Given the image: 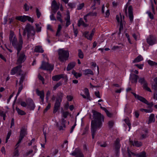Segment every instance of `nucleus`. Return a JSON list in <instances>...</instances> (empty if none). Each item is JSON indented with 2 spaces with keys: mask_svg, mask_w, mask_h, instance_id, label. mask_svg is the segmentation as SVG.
Wrapping results in <instances>:
<instances>
[{
  "mask_svg": "<svg viewBox=\"0 0 157 157\" xmlns=\"http://www.w3.org/2000/svg\"><path fill=\"white\" fill-rule=\"evenodd\" d=\"M136 156L138 157H146V153L143 151L139 154H136Z\"/></svg>",
  "mask_w": 157,
  "mask_h": 157,
  "instance_id": "32",
  "label": "nucleus"
},
{
  "mask_svg": "<svg viewBox=\"0 0 157 157\" xmlns=\"http://www.w3.org/2000/svg\"><path fill=\"white\" fill-rule=\"evenodd\" d=\"M71 155L73 156H75L76 157H84L83 154L78 149H76L75 151L71 153Z\"/></svg>",
  "mask_w": 157,
  "mask_h": 157,
  "instance_id": "15",
  "label": "nucleus"
},
{
  "mask_svg": "<svg viewBox=\"0 0 157 157\" xmlns=\"http://www.w3.org/2000/svg\"><path fill=\"white\" fill-rule=\"evenodd\" d=\"M17 55L18 57L17 60V63L20 64L24 62V61L26 59V57L24 52H21L20 53L19 52L18 54H17Z\"/></svg>",
  "mask_w": 157,
  "mask_h": 157,
  "instance_id": "10",
  "label": "nucleus"
},
{
  "mask_svg": "<svg viewBox=\"0 0 157 157\" xmlns=\"http://www.w3.org/2000/svg\"><path fill=\"white\" fill-rule=\"evenodd\" d=\"M54 64H50L48 62L43 61L40 68L43 70H45L51 72L54 69Z\"/></svg>",
  "mask_w": 157,
  "mask_h": 157,
  "instance_id": "5",
  "label": "nucleus"
},
{
  "mask_svg": "<svg viewBox=\"0 0 157 157\" xmlns=\"http://www.w3.org/2000/svg\"><path fill=\"white\" fill-rule=\"evenodd\" d=\"M147 62L151 66H154V64H157L156 63L150 60H148Z\"/></svg>",
  "mask_w": 157,
  "mask_h": 157,
  "instance_id": "55",
  "label": "nucleus"
},
{
  "mask_svg": "<svg viewBox=\"0 0 157 157\" xmlns=\"http://www.w3.org/2000/svg\"><path fill=\"white\" fill-rule=\"evenodd\" d=\"M76 63L75 62H72L69 63L67 68V70L69 71L72 69L75 65Z\"/></svg>",
  "mask_w": 157,
  "mask_h": 157,
  "instance_id": "23",
  "label": "nucleus"
},
{
  "mask_svg": "<svg viewBox=\"0 0 157 157\" xmlns=\"http://www.w3.org/2000/svg\"><path fill=\"white\" fill-rule=\"evenodd\" d=\"M66 122V120H65L63 118H62L61 120V121H60V123L61 124V126H59L58 123H57L56 125L57 127H58L59 129V130H63V128H65Z\"/></svg>",
  "mask_w": 157,
  "mask_h": 157,
  "instance_id": "20",
  "label": "nucleus"
},
{
  "mask_svg": "<svg viewBox=\"0 0 157 157\" xmlns=\"http://www.w3.org/2000/svg\"><path fill=\"white\" fill-rule=\"evenodd\" d=\"M27 135V129L25 127H22L21 129L19 138L16 146L19 144L21 141L24 137Z\"/></svg>",
  "mask_w": 157,
  "mask_h": 157,
  "instance_id": "7",
  "label": "nucleus"
},
{
  "mask_svg": "<svg viewBox=\"0 0 157 157\" xmlns=\"http://www.w3.org/2000/svg\"><path fill=\"white\" fill-rule=\"evenodd\" d=\"M61 102V101H59L58 100H56L54 107L53 113H55L59 110Z\"/></svg>",
  "mask_w": 157,
  "mask_h": 157,
  "instance_id": "16",
  "label": "nucleus"
},
{
  "mask_svg": "<svg viewBox=\"0 0 157 157\" xmlns=\"http://www.w3.org/2000/svg\"><path fill=\"white\" fill-rule=\"evenodd\" d=\"M55 13H52V15L50 16V18L51 20H56V19L54 16Z\"/></svg>",
  "mask_w": 157,
  "mask_h": 157,
  "instance_id": "64",
  "label": "nucleus"
},
{
  "mask_svg": "<svg viewBox=\"0 0 157 157\" xmlns=\"http://www.w3.org/2000/svg\"><path fill=\"white\" fill-rule=\"evenodd\" d=\"M21 75H22L21 76L20 78V80L19 82V84H23V82L24 80L25 77V75H24L22 74Z\"/></svg>",
  "mask_w": 157,
  "mask_h": 157,
  "instance_id": "42",
  "label": "nucleus"
},
{
  "mask_svg": "<svg viewBox=\"0 0 157 157\" xmlns=\"http://www.w3.org/2000/svg\"><path fill=\"white\" fill-rule=\"evenodd\" d=\"M19 87L18 88V92L17 94V95H16L15 100H16V99L18 95L21 92V90H22V89H23V84H19Z\"/></svg>",
  "mask_w": 157,
  "mask_h": 157,
  "instance_id": "33",
  "label": "nucleus"
},
{
  "mask_svg": "<svg viewBox=\"0 0 157 157\" xmlns=\"http://www.w3.org/2000/svg\"><path fill=\"white\" fill-rule=\"evenodd\" d=\"M157 38L154 36L151 35L147 38V42L150 45H152L156 44Z\"/></svg>",
  "mask_w": 157,
  "mask_h": 157,
  "instance_id": "9",
  "label": "nucleus"
},
{
  "mask_svg": "<svg viewBox=\"0 0 157 157\" xmlns=\"http://www.w3.org/2000/svg\"><path fill=\"white\" fill-rule=\"evenodd\" d=\"M97 12H90L87 14V16H97Z\"/></svg>",
  "mask_w": 157,
  "mask_h": 157,
  "instance_id": "46",
  "label": "nucleus"
},
{
  "mask_svg": "<svg viewBox=\"0 0 157 157\" xmlns=\"http://www.w3.org/2000/svg\"><path fill=\"white\" fill-rule=\"evenodd\" d=\"M24 9L25 10V11H28L29 10V7L27 4L25 3L24 6Z\"/></svg>",
  "mask_w": 157,
  "mask_h": 157,
  "instance_id": "62",
  "label": "nucleus"
},
{
  "mask_svg": "<svg viewBox=\"0 0 157 157\" xmlns=\"http://www.w3.org/2000/svg\"><path fill=\"white\" fill-rule=\"evenodd\" d=\"M67 78V76L66 75H65L64 74H61L53 76L52 78V80L54 81H58L61 78Z\"/></svg>",
  "mask_w": 157,
  "mask_h": 157,
  "instance_id": "17",
  "label": "nucleus"
},
{
  "mask_svg": "<svg viewBox=\"0 0 157 157\" xmlns=\"http://www.w3.org/2000/svg\"><path fill=\"white\" fill-rule=\"evenodd\" d=\"M127 150L126 152V154L128 156V157H132V156H136V154L131 151L129 149V148H127Z\"/></svg>",
  "mask_w": 157,
  "mask_h": 157,
  "instance_id": "31",
  "label": "nucleus"
},
{
  "mask_svg": "<svg viewBox=\"0 0 157 157\" xmlns=\"http://www.w3.org/2000/svg\"><path fill=\"white\" fill-rule=\"evenodd\" d=\"M59 5L57 4L56 1L53 0L52 3L51 9L53 13H56V12L59 8Z\"/></svg>",
  "mask_w": 157,
  "mask_h": 157,
  "instance_id": "13",
  "label": "nucleus"
},
{
  "mask_svg": "<svg viewBox=\"0 0 157 157\" xmlns=\"http://www.w3.org/2000/svg\"><path fill=\"white\" fill-rule=\"evenodd\" d=\"M78 57L80 59H83L84 57L83 53L82 52V50L79 49L78 50Z\"/></svg>",
  "mask_w": 157,
  "mask_h": 157,
  "instance_id": "35",
  "label": "nucleus"
},
{
  "mask_svg": "<svg viewBox=\"0 0 157 157\" xmlns=\"http://www.w3.org/2000/svg\"><path fill=\"white\" fill-rule=\"evenodd\" d=\"M19 42L17 43V39L15 36L11 41H10L11 43L12 46L17 51V54L20 52L22 48V44L23 43L22 36L20 32L19 33Z\"/></svg>",
  "mask_w": 157,
  "mask_h": 157,
  "instance_id": "2",
  "label": "nucleus"
},
{
  "mask_svg": "<svg viewBox=\"0 0 157 157\" xmlns=\"http://www.w3.org/2000/svg\"><path fill=\"white\" fill-rule=\"evenodd\" d=\"M88 129L89 127L88 126L86 127L83 131V132L82 134V135H84L86 134L87 132Z\"/></svg>",
  "mask_w": 157,
  "mask_h": 157,
  "instance_id": "56",
  "label": "nucleus"
},
{
  "mask_svg": "<svg viewBox=\"0 0 157 157\" xmlns=\"http://www.w3.org/2000/svg\"><path fill=\"white\" fill-rule=\"evenodd\" d=\"M155 121V115L153 114H151L149 117V121L148 124L151 123L152 122H154Z\"/></svg>",
  "mask_w": 157,
  "mask_h": 157,
  "instance_id": "28",
  "label": "nucleus"
},
{
  "mask_svg": "<svg viewBox=\"0 0 157 157\" xmlns=\"http://www.w3.org/2000/svg\"><path fill=\"white\" fill-rule=\"evenodd\" d=\"M120 16L117 15L116 17V20L118 23H120V27L119 29V32L118 34L119 35L121 33V31L123 30V24L122 17L121 14V13H119Z\"/></svg>",
  "mask_w": 157,
  "mask_h": 157,
  "instance_id": "8",
  "label": "nucleus"
},
{
  "mask_svg": "<svg viewBox=\"0 0 157 157\" xmlns=\"http://www.w3.org/2000/svg\"><path fill=\"white\" fill-rule=\"evenodd\" d=\"M139 78V76L135 74L130 75V79L131 80L132 83H136L137 80Z\"/></svg>",
  "mask_w": 157,
  "mask_h": 157,
  "instance_id": "21",
  "label": "nucleus"
},
{
  "mask_svg": "<svg viewBox=\"0 0 157 157\" xmlns=\"http://www.w3.org/2000/svg\"><path fill=\"white\" fill-rule=\"evenodd\" d=\"M34 51L36 52H40L43 53L44 52L43 50L40 46H36L35 47Z\"/></svg>",
  "mask_w": 157,
  "mask_h": 157,
  "instance_id": "30",
  "label": "nucleus"
},
{
  "mask_svg": "<svg viewBox=\"0 0 157 157\" xmlns=\"http://www.w3.org/2000/svg\"><path fill=\"white\" fill-rule=\"evenodd\" d=\"M83 71L84 72V74L85 75H87L88 74L92 75H94V73L93 71L91 70L90 69H86L84 70Z\"/></svg>",
  "mask_w": 157,
  "mask_h": 157,
  "instance_id": "27",
  "label": "nucleus"
},
{
  "mask_svg": "<svg viewBox=\"0 0 157 157\" xmlns=\"http://www.w3.org/2000/svg\"><path fill=\"white\" fill-rule=\"evenodd\" d=\"M139 82L141 84H143L144 83L146 82L144 78H140L139 80Z\"/></svg>",
  "mask_w": 157,
  "mask_h": 157,
  "instance_id": "53",
  "label": "nucleus"
},
{
  "mask_svg": "<svg viewBox=\"0 0 157 157\" xmlns=\"http://www.w3.org/2000/svg\"><path fill=\"white\" fill-rule=\"evenodd\" d=\"M38 78L39 79L41 80L42 82V83L43 84H44V78L41 76L40 74L38 75Z\"/></svg>",
  "mask_w": 157,
  "mask_h": 157,
  "instance_id": "54",
  "label": "nucleus"
},
{
  "mask_svg": "<svg viewBox=\"0 0 157 157\" xmlns=\"http://www.w3.org/2000/svg\"><path fill=\"white\" fill-rule=\"evenodd\" d=\"M21 67L22 66L20 65L14 67L11 70V74L12 75H14L18 73L19 75H21L22 73V71L21 69Z\"/></svg>",
  "mask_w": 157,
  "mask_h": 157,
  "instance_id": "11",
  "label": "nucleus"
},
{
  "mask_svg": "<svg viewBox=\"0 0 157 157\" xmlns=\"http://www.w3.org/2000/svg\"><path fill=\"white\" fill-rule=\"evenodd\" d=\"M129 142L130 144H132L133 146H135L137 147H140L142 145V143L141 142L137 141H135L133 143L132 141L130 140V139H129Z\"/></svg>",
  "mask_w": 157,
  "mask_h": 157,
  "instance_id": "22",
  "label": "nucleus"
},
{
  "mask_svg": "<svg viewBox=\"0 0 157 157\" xmlns=\"http://www.w3.org/2000/svg\"><path fill=\"white\" fill-rule=\"evenodd\" d=\"M27 107L30 110H33L35 107V105L33 100L31 99H29L26 101Z\"/></svg>",
  "mask_w": 157,
  "mask_h": 157,
  "instance_id": "14",
  "label": "nucleus"
},
{
  "mask_svg": "<svg viewBox=\"0 0 157 157\" xmlns=\"http://www.w3.org/2000/svg\"><path fill=\"white\" fill-rule=\"evenodd\" d=\"M27 16L24 15L17 17V19L19 21H21L22 22H25L27 20Z\"/></svg>",
  "mask_w": 157,
  "mask_h": 157,
  "instance_id": "24",
  "label": "nucleus"
},
{
  "mask_svg": "<svg viewBox=\"0 0 157 157\" xmlns=\"http://www.w3.org/2000/svg\"><path fill=\"white\" fill-rule=\"evenodd\" d=\"M61 14L60 12L59 11L57 13V16H56L57 20H59L61 22H62L63 21L61 19Z\"/></svg>",
  "mask_w": 157,
  "mask_h": 157,
  "instance_id": "36",
  "label": "nucleus"
},
{
  "mask_svg": "<svg viewBox=\"0 0 157 157\" xmlns=\"http://www.w3.org/2000/svg\"><path fill=\"white\" fill-rule=\"evenodd\" d=\"M63 96V94L61 92H59L57 94V97L56 100H58L59 101H62V98Z\"/></svg>",
  "mask_w": 157,
  "mask_h": 157,
  "instance_id": "25",
  "label": "nucleus"
},
{
  "mask_svg": "<svg viewBox=\"0 0 157 157\" xmlns=\"http://www.w3.org/2000/svg\"><path fill=\"white\" fill-rule=\"evenodd\" d=\"M95 30L94 29H93L92 30L91 33H90V37L89 38V40H92V38L95 33Z\"/></svg>",
  "mask_w": 157,
  "mask_h": 157,
  "instance_id": "47",
  "label": "nucleus"
},
{
  "mask_svg": "<svg viewBox=\"0 0 157 157\" xmlns=\"http://www.w3.org/2000/svg\"><path fill=\"white\" fill-rule=\"evenodd\" d=\"M132 7L131 6H130L128 8V16L131 22L133 21V16L132 12Z\"/></svg>",
  "mask_w": 157,
  "mask_h": 157,
  "instance_id": "19",
  "label": "nucleus"
},
{
  "mask_svg": "<svg viewBox=\"0 0 157 157\" xmlns=\"http://www.w3.org/2000/svg\"><path fill=\"white\" fill-rule=\"evenodd\" d=\"M84 35L85 37L89 40V38L90 37V34H89V32H86L84 33Z\"/></svg>",
  "mask_w": 157,
  "mask_h": 157,
  "instance_id": "52",
  "label": "nucleus"
},
{
  "mask_svg": "<svg viewBox=\"0 0 157 157\" xmlns=\"http://www.w3.org/2000/svg\"><path fill=\"white\" fill-rule=\"evenodd\" d=\"M62 29V27L60 25H59L58 26V29L56 34V36H59L60 35L59 34L60 33Z\"/></svg>",
  "mask_w": 157,
  "mask_h": 157,
  "instance_id": "41",
  "label": "nucleus"
},
{
  "mask_svg": "<svg viewBox=\"0 0 157 157\" xmlns=\"http://www.w3.org/2000/svg\"><path fill=\"white\" fill-rule=\"evenodd\" d=\"M85 90V94L86 95L87 97V99H89L90 98V94L89 92V90L87 88H86L84 89Z\"/></svg>",
  "mask_w": 157,
  "mask_h": 157,
  "instance_id": "43",
  "label": "nucleus"
},
{
  "mask_svg": "<svg viewBox=\"0 0 157 157\" xmlns=\"http://www.w3.org/2000/svg\"><path fill=\"white\" fill-rule=\"evenodd\" d=\"M14 36V33L12 31H10V35L9 36V39L10 41H11L12 39H13V37Z\"/></svg>",
  "mask_w": 157,
  "mask_h": 157,
  "instance_id": "48",
  "label": "nucleus"
},
{
  "mask_svg": "<svg viewBox=\"0 0 157 157\" xmlns=\"http://www.w3.org/2000/svg\"><path fill=\"white\" fill-rule=\"evenodd\" d=\"M131 93L134 95L136 98L147 105L148 106V108H151L153 105L154 103L153 102H151L150 103H149L148 101L143 97L136 94V93L133 92H131Z\"/></svg>",
  "mask_w": 157,
  "mask_h": 157,
  "instance_id": "6",
  "label": "nucleus"
},
{
  "mask_svg": "<svg viewBox=\"0 0 157 157\" xmlns=\"http://www.w3.org/2000/svg\"><path fill=\"white\" fill-rule=\"evenodd\" d=\"M69 114V113L68 112H64L63 113V116L64 118H66L67 117Z\"/></svg>",
  "mask_w": 157,
  "mask_h": 157,
  "instance_id": "59",
  "label": "nucleus"
},
{
  "mask_svg": "<svg viewBox=\"0 0 157 157\" xmlns=\"http://www.w3.org/2000/svg\"><path fill=\"white\" fill-rule=\"evenodd\" d=\"M27 33V39L29 40L30 38L34 36L35 34V31L34 27L29 23H27L24 29L23 35L25 36L26 33Z\"/></svg>",
  "mask_w": 157,
  "mask_h": 157,
  "instance_id": "3",
  "label": "nucleus"
},
{
  "mask_svg": "<svg viewBox=\"0 0 157 157\" xmlns=\"http://www.w3.org/2000/svg\"><path fill=\"white\" fill-rule=\"evenodd\" d=\"M84 6V4L83 3H82L80 4L77 7V9L78 10H81L82 9V8Z\"/></svg>",
  "mask_w": 157,
  "mask_h": 157,
  "instance_id": "60",
  "label": "nucleus"
},
{
  "mask_svg": "<svg viewBox=\"0 0 157 157\" xmlns=\"http://www.w3.org/2000/svg\"><path fill=\"white\" fill-rule=\"evenodd\" d=\"M27 20L32 23L34 22V19L33 18H31L30 17L28 16H27Z\"/></svg>",
  "mask_w": 157,
  "mask_h": 157,
  "instance_id": "57",
  "label": "nucleus"
},
{
  "mask_svg": "<svg viewBox=\"0 0 157 157\" xmlns=\"http://www.w3.org/2000/svg\"><path fill=\"white\" fill-rule=\"evenodd\" d=\"M114 122L113 121H109L108 122L109 127V128H112L114 125Z\"/></svg>",
  "mask_w": 157,
  "mask_h": 157,
  "instance_id": "50",
  "label": "nucleus"
},
{
  "mask_svg": "<svg viewBox=\"0 0 157 157\" xmlns=\"http://www.w3.org/2000/svg\"><path fill=\"white\" fill-rule=\"evenodd\" d=\"M58 59L61 62H64L67 60L69 57L68 51L60 49L58 50Z\"/></svg>",
  "mask_w": 157,
  "mask_h": 157,
  "instance_id": "4",
  "label": "nucleus"
},
{
  "mask_svg": "<svg viewBox=\"0 0 157 157\" xmlns=\"http://www.w3.org/2000/svg\"><path fill=\"white\" fill-rule=\"evenodd\" d=\"M98 143L99 144V145L101 147H105L107 146V144L106 142H103V144L100 142H98Z\"/></svg>",
  "mask_w": 157,
  "mask_h": 157,
  "instance_id": "61",
  "label": "nucleus"
},
{
  "mask_svg": "<svg viewBox=\"0 0 157 157\" xmlns=\"http://www.w3.org/2000/svg\"><path fill=\"white\" fill-rule=\"evenodd\" d=\"M33 152L32 150H30L26 152L25 154L24 155V156L25 157H27L30 154H31Z\"/></svg>",
  "mask_w": 157,
  "mask_h": 157,
  "instance_id": "49",
  "label": "nucleus"
},
{
  "mask_svg": "<svg viewBox=\"0 0 157 157\" xmlns=\"http://www.w3.org/2000/svg\"><path fill=\"white\" fill-rule=\"evenodd\" d=\"M16 110L17 111L19 114L21 115H23L25 114V113L23 111L20 109L19 108L17 107H16Z\"/></svg>",
  "mask_w": 157,
  "mask_h": 157,
  "instance_id": "34",
  "label": "nucleus"
},
{
  "mask_svg": "<svg viewBox=\"0 0 157 157\" xmlns=\"http://www.w3.org/2000/svg\"><path fill=\"white\" fill-rule=\"evenodd\" d=\"M105 113L109 117H113V114L109 112L108 110Z\"/></svg>",
  "mask_w": 157,
  "mask_h": 157,
  "instance_id": "63",
  "label": "nucleus"
},
{
  "mask_svg": "<svg viewBox=\"0 0 157 157\" xmlns=\"http://www.w3.org/2000/svg\"><path fill=\"white\" fill-rule=\"evenodd\" d=\"M62 85V83L61 82H59L57 83L53 87L54 90H56V89L59 86Z\"/></svg>",
  "mask_w": 157,
  "mask_h": 157,
  "instance_id": "44",
  "label": "nucleus"
},
{
  "mask_svg": "<svg viewBox=\"0 0 157 157\" xmlns=\"http://www.w3.org/2000/svg\"><path fill=\"white\" fill-rule=\"evenodd\" d=\"M93 120L91 121V127L100 128L102 125V122L104 121V117L100 113L92 110Z\"/></svg>",
  "mask_w": 157,
  "mask_h": 157,
  "instance_id": "1",
  "label": "nucleus"
},
{
  "mask_svg": "<svg viewBox=\"0 0 157 157\" xmlns=\"http://www.w3.org/2000/svg\"><path fill=\"white\" fill-rule=\"evenodd\" d=\"M35 25L36 26V31L37 32H39L41 31V27L40 26L39 24H36Z\"/></svg>",
  "mask_w": 157,
  "mask_h": 157,
  "instance_id": "39",
  "label": "nucleus"
},
{
  "mask_svg": "<svg viewBox=\"0 0 157 157\" xmlns=\"http://www.w3.org/2000/svg\"><path fill=\"white\" fill-rule=\"evenodd\" d=\"M124 121L125 122V123L127 124L128 125V127L129 128H130L131 127V124L130 122V121L129 118L127 117L126 119H125L124 120Z\"/></svg>",
  "mask_w": 157,
  "mask_h": 157,
  "instance_id": "40",
  "label": "nucleus"
},
{
  "mask_svg": "<svg viewBox=\"0 0 157 157\" xmlns=\"http://www.w3.org/2000/svg\"><path fill=\"white\" fill-rule=\"evenodd\" d=\"M120 140L119 138H117L116 141H115L114 145V149L116 152V155H117L119 152L120 148L121 147V144L120 143Z\"/></svg>",
  "mask_w": 157,
  "mask_h": 157,
  "instance_id": "12",
  "label": "nucleus"
},
{
  "mask_svg": "<svg viewBox=\"0 0 157 157\" xmlns=\"http://www.w3.org/2000/svg\"><path fill=\"white\" fill-rule=\"evenodd\" d=\"M143 59V58L140 55L137 56L135 59L132 61L133 63H135L139 62Z\"/></svg>",
  "mask_w": 157,
  "mask_h": 157,
  "instance_id": "29",
  "label": "nucleus"
},
{
  "mask_svg": "<svg viewBox=\"0 0 157 157\" xmlns=\"http://www.w3.org/2000/svg\"><path fill=\"white\" fill-rule=\"evenodd\" d=\"M147 13L148 14V15L149 17L151 19H153L154 18V16L152 14H151V12L149 11L147 12Z\"/></svg>",
  "mask_w": 157,
  "mask_h": 157,
  "instance_id": "58",
  "label": "nucleus"
},
{
  "mask_svg": "<svg viewBox=\"0 0 157 157\" xmlns=\"http://www.w3.org/2000/svg\"><path fill=\"white\" fill-rule=\"evenodd\" d=\"M72 74H73L75 78H77L79 77H80L82 76V74L80 73H78L76 72L75 71H73Z\"/></svg>",
  "mask_w": 157,
  "mask_h": 157,
  "instance_id": "37",
  "label": "nucleus"
},
{
  "mask_svg": "<svg viewBox=\"0 0 157 157\" xmlns=\"http://www.w3.org/2000/svg\"><path fill=\"white\" fill-rule=\"evenodd\" d=\"M84 23V21L82 18H80L78 21V26L79 27L81 25H82Z\"/></svg>",
  "mask_w": 157,
  "mask_h": 157,
  "instance_id": "51",
  "label": "nucleus"
},
{
  "mask_svg": "<svg viewBox=\"0 0 157 157\" xmlns=\"http://www.w3.org/2000/svg\"><path fill=\"white\" fill-rule=\"evenodd\" d=\"M99 128L91 127V132L92 133V138L94 139V136L95 135L96 131L97 129Z\"/></svg>",
  "mask_w": 157,
  "mask_h": 157,
  "instance_id": "26",
  "label": "nucleus"
},
{
  "mask_svg": "<svg viewBox=\"0 0 157 157\" xmlns=\"http://www.w3.org/2000/svg\"><path fill=\"white\" fill-rule=\"evenodd\" d=\"M143 84H144V85H143L144 88V89H145V90H147L149 92H151V89H150V88L147 87V82H146L144 83Z\"/></svg>",
  "mask_w": 157,
  "mask_h": 157,
  "instance_id": "38",
  "label": "nucleus"
},
{
  "mask_svg": "<svg viewBox=\"0 0 157 157\" xmlns=\"http://www.w3.org/2000/svg\"><path fill=\"white\" fill-rule=\"evenodd\" d=\"M36 93L38 95L40 96L42 103L44 101V90L40 91L38 89L36 90Z\"/></svg>",
  "mask_w": 157,
  "mask_h": 157,
  "instance_id": "18",
  "label": "nucleus"
},
{
  "mask_svg": "<svg viewBox=\"0 0 157 157\" xmlns=\"http://www.w3.org/2000/svg\"><path fill=\"white\" fill-rule=\"evenodd\" d=\"M36 13L38 18H39L41 16V13L39 9L36 8Z\"/></svg>",
  "mask_w": 157,
  "mask_h": 157,
  "instance_id": "45",
  "label": "nucleus"
}]
</instances>
